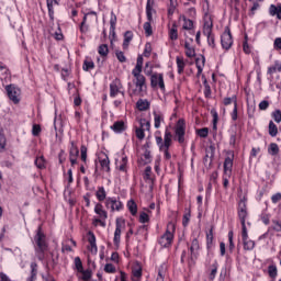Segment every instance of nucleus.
<instances>
[{"label":"nucleus","mask_w":281,"mask_h":281,"mask_svg":"<svg viewBox=\"0 0 281 281\" xmlns=\"http://www.w3.org/2000/svg\"><path fill=\"white\" fill-rule=\"evenodd\" d=\"M192 214L190 213V210H188L183 217H182V225L183 227H188L189 223H190V218H191Z\"/></svg>","instance_id":"47"},{"label":"nucleus","mask_w":281,"mask_h":281,"mask_svg":"<svg viewBox=\"0 0 281 281\" xmlns=\"http://www.w3.org/2000/svg\"><path fill=\"white\" fill-rule=\"evenodd\" d=\"M204 97L205 98H212V88L210 87V83H207V79L204 80Z\"/></svg>","instance_id":"42"},{"label":"nucleus","mask_w":281,"mask_h":281,"mask_svg":"<svg viewBox=\"0 0 281 281\" xmlns=\"http://www.w3.org/2000/svg\"><path fill=\"white\" fill-rule=\"evenodd\" d=\"M71 147L69 150V158H78V155H80V150L78 149V146H76V143L74 140L70 142Z\"/></svg>","instance_id":"30"},{"label":"nucleus","mask_w":281,"mask_h":281,"mask_svg":"<svg viewBox=\"0 0 281 281\" xmlns=\"http://www.w3.org/2000/svg\"><path fill=\"white\" fill-rule=\"evenodd\" d=\"M269 155L276 156L280 153V147H278V144L271 143L268 148Z\"/></svg>","instance_id":"36"},{"label":"nucleus","mask_w":281,"mask_h":281,"mask_svg":"<svg viewBox=\"0 0 281 281\" xmlns=\"http://www.w3.org/2000/svg\"><path fill=\"white\" fill-rule=\"evenodd\" d=\"M175 139L179 144H183L186 142V120L180 119L178 120L175 128Z\"/></svg>","instance_id":"7"},{"label":"nucleus","mask_w":281,"mask_h":281,"mask_svg":"<svg viewBox=\"0 0 281 281\" xmlns=\"http://www.w3.org/2000/svg\"><path fill=\"white\" fill-rule=\"evenodd\" d=\"M35 254L38 260H45V251L49 249L47 244V236L43 233V228L38 226L36 235L34 236Z\"/></svg>","instance_id":"1"},{"label":"nucleus","mask_w":281,"mask_h":281,"mask_svg":"<svg viewBox=\"0 0 281 281\" xmlns=\"http://www.w3.org/2000/svg\"><path fill=\"white\" fill-rule=\"evenodd\" d=\"M35 166H37L40 169L45 168V160L43 159V157L42 158H37L35 160Z\"/></svg>","instance_id":"61"},{"label":"nucleus","mask_w":281,"mask_h":281,"mask_svg":"<svg viewBox=\"0 0 281 281\" xmlns=\"http://www.w3.org/2000/svg\"><path fill=\"white\" fill-rule=\"evenodd\" d=\"M241 240L245 251H252L256 247V241L249 239V234L247 233V227L241 231Z\"/></svg>","instance_id":"11"},{"label":"nucleus","mask_w":281,"mask_h":281,"mask_svg":"<svg viewBox=\"0 0 281 281\" xmlns=\"http://www.w3.org/2000/svg\"><path fill=\"white\" fill-rule=\"evenodd\" d=\"M196 251H199V239L194 238L190 247L191 260H194V258H196Z\"/></svg>","instance_id":"23"},{"label":"nucleus","mask_w":281,"mask_h":281,"mask_svg":"<svg viewBox=\"0 0 281 281\" xmlns=\"http://www.w3.org/2000/svg\"><path fill=\"white\" fill-rule=\"evenodd\" d=\"M154 126L155 128H160L161 127V123L164 122V114L159 113V112H154Z\"/></svg>","instance_id":"26"},{"label":"nucleus","mask_w":281,"mask_h":281,"mask_svg":"<svg viewBox=\"0 0 281 281\" xmlns=\"http://www.w3.org/2000/svg\"><path fill=\"white\" fill-rule=\"evenodd\" d=\"M196 135H199V137H202L203 139H205V137H207V135H210V128L203 127V128L196 130Z\"/></svg>","instance_id":"46"},{"label":"nucleus","mask_w":281,"mask_h":281,"mask_svg":"<svg viewBox=\"0 0 281 281\" xmlns=\"http://www.w3.org/2000/svg\"><path fill=\"white\" fill-rule=\"evenodd\" d=\"M184 48H186V56L188 58H194L196 56V50H194V47H192L189 42L184 43Z\"/></svg>","instance_id":"28"},{"label":"nucleus","mask_w":281,"mask_h":281,"mask_svg":"<svg viewBox=\"0 0 281 281\" xmlns=\"http://www.w3.org/2000/svg\"><path fill=\"white\" fill-rule=\"evenodd\" d=\"M260 218L265 225H269L270 223V216L267 213H261Z\"/></svg>","instance_id":"56"},{"label":"nucleus","mask_w":281,"mask_h":281,"mask_svg":"<svg viewBox=\"0 0 281 281\" xmlns=\"http://www.w3.org/2000/svg\"><path fill=\"white\" fill-rule=\"evenodd\" d=\"M195 65L198 69V76H201V74H203V67H205V56H201V58H196Z\"/></svg>","instance_id":"25"},{"label":"nucleus","mask_w":281,"mask_h":281,"mask_svg":"<svg viewBox=\"0 0 281 281\" xmlns=\"http://www.w3.org/2000/svg\"><path fill=\"white\" fill-rule=\"evenodd\" d=\"M221 44L223 49H232V45H234V38L232 37V31H229V27H226L222 34Z\"/></svg>","instance_id":"9"},{"label":"nucleus","mask_w":281,"mask_h":281,"mask_svg":"<svg viewBox=\"0 0 281 281\" xmlns=\"http://www.w3.org/2000/svg\"><path fill=\"white\" fill-rule=\"evenodd\" d=\"M228 243H229L228 249L232 252V251H234V249L236 247V245H234V231L228 232Z\"/></svg>","instance_id":"41"},{"label":"nucleus","mask_w":281,"mask_h":281,"mask_svg":"<svg viewBox=\"0 0 281 281\" xmlns=\"http://www.w3.org/2000/svg\"><path fill=\"white\" fill-rule=\"evenodd\" d=\"M153 3L150 2V0H147V4H146V16H147V22L144 23V31L146 36H153V26L150 25V23H153Z\"/></svg>","instance_id":"5"},{"label":"nucleus","mask_w":281,"mask_h":281,"mask_svg":"<svg viewBox=\"0 0 281 281\" xmlns=\"http://www.w3.org/2000/svg\"><path fill=\"white\" fill-rule=\"evenodd\" d=\"M273 48L277 50H281V37H277L273 42Z\"/></svg>","instance_id":"62"},{"label":"nucleus","mask_w":281,"mask_h":281,"mask_svg":"<svg viewBox=\"0 0 281 281\" xmlns=\"http://www.w3.org/2000/svg\"><path fill=\"white\" fill-rule=\"evenodd\" d=\"M32 135H34V137H38V135H41V125H33Z\"/></svg>","instance_id":"57"},{"label":"nucleus","mask_w":281,"mask_h":281,"mask_svg":"<svg viewBox=\"0 0 281 281\" xmlns=\"http://www.w3.org/2000/svg\"><path fill=\"white\" fill-rule=\"evenodd\" d=\"M277 71H281V63L276 61L273 66L268 68V74L271 76L276 74Z\"/></svg>","instance_id":"38"},{"label":"nucleus","mask_w":281,"mask_h":281,"mask_svg":"<svg viewBox=\"0 0 281 281\" xmlns=\"http://www.w3.org/2000/svg\"><path fill=\"white\" fill-rule=\"evenodd\" d=\"M182 20H183V30H192V27H194V22H192V20L186 18V16H182Z\"/></svg>","instance_id":"39"},{"label":"nucleus","mask_w":281,"mask_h":281,"mask_svg":"<svg viewBox=\"0 0 281 281\" xmlns=\"http://www.w3.org/2000/svg\"><path fill=\"white\" fill-rule=\"evenodd\" d=\"M150 87L151 89H157L159 87L160 91H166V83L164 82L162 74H154L150 77Z\"/></svg>","instance_id":"10"},{"label":"nucleus","mask_w":281,"mask_h":281,"mask_svg":"<svg viewBox=\"0 0 281 281\" xmlns=\"http://www.w3.org/2000/svg\"><path fill=\"white\" fill-rule=\"evenodd\" d=\"M211 114L213 116V131H216V124H218V112H216V110H211Z\"/></svg>","instance_id":"49"},{"label":"nucleus","mask_w":281,"mask_h":281,"mask_svg":"<svg viewBox=\"0 0 281 281\" xmlns=\"http://www.w3.org/2000/svg\"><path fill=\"white\" fill-rule=\"evenodd\" d=\"M122 89V82L120 81V79H115L111 85H110V95L111 98H115V95H117V93H121Z\"/></svg>","instance_id":"16"},{"label":"nucleus","mask_w":281,"mask_h":281,"mask_svg":"<svg viewBox=\"0 0 281 281\" xmlns=\"http://www.w3.org/2000/svg\"><path fill=\"white\" fill-rule=\"evenodd\" d=\"M143 157H144L145 164H150V159H151L150 150L146 149Z\"/></svg>","instance_id":"60"},{"label":"nucleus","mask_w":281,"mask_h":281,"mask_svg":"<svg viewBox=\"0 0 281 281\" xmlns=\"http://www.w3.org/2000/svg\"><path fill=\"white\" fill-rule=\"evenodd\" d=\"M212 23L207 24L204 26V34L205 36H207V43L210 45V47H212L214 49V47H216V43L214 40V34H212Z\"/></svg>","instance_id":"15"},{"label":"nucleus","mask_w":281,"mask_h":281,"mask_svg":"<svg viewBox=\"0 0 281 281\" xmlns=\"http://www.w3.org/2000/svg\"><path fill=\"white\" fill-rule=\"evenodd\" d=\"M238 218L241 223V231H243L245 229V227H247V225L245 224V220L247 218V204L243 200L239 202Z\"/></svg>","instance_id":"13"},{"label":"nucleus","mask_w":281,"mask_h":281,"mask_svg":"<svg viewBox=\"0 0 281 281\" xmlns=\"http://www.w3.org/2000/svg\"><path fill=\"white\" fill-rule=\"evenodd\" d=\"M80 273H82V280L85 281L91 280V270H82Z\"/></svg>","instance_id":"55"},{"label":"nucleus","mask_w":281,"mask_h":281,"mask_svg":"<svg viewBox=\"0 0 281 281\" xmlns=\"http://www.w3.org/2000/svg\"><path fill=\"white\" fill-rule=\"evenodd\" d=\"M46 5L50 21H54V8H56V5H60V3L58 0H46Z\"/></svg>","instance_id":"17"},{"label":"nucleus","mask_w":281,"mask_h":281,"mask_svg":"<svg viewBox=\"0 0 281 281\" xmlns=\"http://www.w3.org/2000/svg\"><path fill=\"white\" fill-rule=\"evenodd\" d=\"M175 232V224L169 223L167 225L166 233L158 239V243L162 247H170L172 245V240L175 238V235L172 234Z\"/></svg>","instance_id":"3"},{"label":"nucleus","mask_w":281,"mask_h":281,"mask_svg":"<svg viewBox=\"0 0 281 281\" xmlns=\"http://www.w3.org/2000/svg\"><path fill=\"white\" fill-rule=\"evenodd\" d=\"M260 111H267L269 109V101L263 100L259 103Z\"/></svg>","instance_id":"59"},{"label":"nucleus","mask_w":281,"mask_h":281,"mask_svg":"<svg viewBox=\"0 0 281 281\" xmlns=\"http://www.w3.org/2000/svg\"><path fill=\"white\" fill-rule=\"evenodd\" d=\"M100 56H109V45L106 44H102L99 46V49H98Z\"/></svg>","instance_id":"45"},{"label":"nucleus","mask_w":281,"mask_h":281,"mask_svg":"<svg viewBox=\"0 0 281 281\" xmlns=\"http://www.w3.org/2000/svg\"><path fill=\"white\" fill-rule=\"evenodd\" d=\"M115 232H114V245H120V239L122 236V229H124V227H126V221L122 217H117L115 221Z\"/></svg>","instance_id":"8"},{"label":"nucleus","mask_w":281,"mask_h":281,"mask_svg":"<svg viewBox=\"0 0 281 281\" xmlns=\"http://www.w3.org/2000/svg\"><path fill=\"white\" fill-rule=\"evenodd\" d=\"M127 209L130 210V213L132 214V216L137 215V203H135L134 200H130L127 202Z\"/></svg>","instance_id":"32"},{"label":"nucleus","mask_w":281,"mask_h":281,"mask_svg":"<svg viewBox=\"0 0 281 281\" xmlns=\"http://www.w3.org/2000/svg\"><path fill=\"white\" fill-rule=\"evenodd\" d=\"M269 135L270 137H276L278 135V125L273 121L269 122Z\"/></svg>","instance_id":"34"},{"label":"nucleus","mask_w":281,"mask_h":281,"mask_svg":"<svg viewBox=\"0 0 281 281\" xmlns=\"http://www.w3.org/2000/svg\"><path fill=\"white\" fill-rule=\"evenodd\" d=\"M143 68H144V57L139 55L137 57L136 66L132 71H142Z\"/></svg>","instance_id":"40"},{"label":"nucleus","mask_w":281,"mask_h":281,"mask_svg":"<svg viewBox=\"0 0 281 281\" xmlns=\"http://www.w3.org/2000/svg\"><path fill=\"white\" fill-rule=\"evenodd\" d=\"M75 267H76L77 271H79V273L85 270L82 268V260L80 259V257L75 258Z\"/></svg>","instance_id":"50"},{"label":"nucleus","mask_w":281,"mask_h":281,"mask_svg":"<svg viewBox=\"0 0 281 281\" xmlns=\"http://www.w3.org/2000/svg\"><path fill=\"white\" fill-rule=\"evenodd\" d=\"M271 201H272V203H279V201H281V193L278 192V193L273 194L271 196Z\"/></svg>","instance_id":"64"},{"label":"nucleus","mask_w":281,"mask_h":281,"mask_svg":"<svg viewBox=\"0 0 281 281\" xmlns=\"http://www.w3.org/2000/svg\"><path fill=\"white\" fill-rule=\"evenodd\" d=\"M148 221H150V218L148 217L146 212H142L139 215V223H148Z\"/></svg>","instance_id":"58"},{"label":"nucleus","mask_w":281,"mask_h":281,"mask_svg":"<svg viewBox=\"0 0 281 281\" xmlns=\"http://www.w3.org/2000/svg\"><path fill=\"white\" fill-rule=\"evenodd\" d=\"M170 146H172V133L168 130L165 131L164 145L160 147V151L164 153L165 159H172V155H170Z\"/></svg>","instance_id":"4"},{"label":"nucleus","mask_w":281,"mask_h":281,"mask_svg":"<svg viewBox=\"0 0 281 281\" xmlns=\"http://www.w3.org/2000/svg\"><path fill=\"white\" fill-rule=\"evenodd\" d=\"M94 212L98 214V216H100V218H102V221H106V218H109V214L106 213V211H104L101 203H98L94 206Z\"/></svg>","instance_id":"20"},{"label":"nucleus","mask_w":281,"mask_h":281,"mask_svg":"<svg viewBox=\"0 0 281 281\" xmlns=\"http://www.w3.org/2000/svg\"><path fill=\"white\" fill-rule=\"evenodd\" d=\"M105 207H110L112 212H120L124 207V204L116 198H108L105 200Z\"/></svg>","instance_id":"12"},{"label":"nucleus","mask_w":281,"mask_h":281,"mask_svg":"<svg viewBox=\"0 0 281 281\" xmlns=\"http://www.w3.org/2000/svg\"><path fill=\"white\" fill-rule=\"evenodd\" d=\"M80 150H81V160L87 161V146L82 145Z\"/></svg>","instance_id":"63"},{"label":"nucleus","mask_w":281,"mask_h":281,"mask_svg":"<svg viewBox=\"0 0 281 281\" xmlns=\"http://www.w3.org/2000/svg\"><path fill=\"white\" fill-rule=\"evenodd\" d=\"M104 272L105 273H115V266H113L112 263H106L104 266Z\"/></svg>","instance_id":"53"},{"label":"nucleus","mask_w":281,"mask_h":281,"mask_svg":"<svg viewBox=\"0 0 281 281\" xmlns=\"http://www.w3.org/2000/svg\"><path fill=\"white\" fill-rule=\"evenodd\" d=\"M268 276L272 279L278 278V267H276V265L268 267Z\"/></svg>","instance_id":"37"},{"label":"nucleus","mask_w":281,"mask_h":281,"mask_svg":"<svg viewBox=\"0 0 281 281\" xmlns=\"http://www.w3.org/2000/svg\"><path fill=\"white\" fill-rule=\"evenodd\" d=\"M88 243L90 245V251H94L95 254L98 252V244H95V234L93 232L89 231L88 232Z\"/></svg>","instance_id":"18"},{"label":"nucleus","mask_w":281,"mask_h":281,"mask_svg":"<svg viewBox=\"0 0 281 281\" xmlns=\"http://www.w3.org/2000/svg\"><path fill=\"white\" fill-rule=\"evenodd\" d=\"M115 54L119 63H126V56L124 55V52L117 50Z\"/></svg>","instance_id":"52"},{"label":"nucleus","mask_w":281,"mask_h":281,"mask_svg":"<svg viewBox=\"0 0 281 281\" xmlns=\"http://www.w3.org/2000/svg\"><path fill=\"white\" fill-rule=\"evenodd\" d=\"M139 125H140V128H143L144 132L145 131L150 132V121H146V119H140Z\"/></svg>","instance_id":"43"},{"label":"nucleus","mask_w":281,"mask_h":281,"mask_svg":"<svg viewBox=\"0 0 281 281\" xmlns=\"http://www.w3.org/2000/svg\"><path fill=\"white\" fill-rule=\"evenodd\" d=\"M136 106L138 109V111H148L150 109V102H148V100H144V99H139L136 102Z\"/></svg>","instance_id":"21"},{"label":"nucleus","mask_w":281,"mask_h":281,"mask_svg":"<svg viewBox=\"0 0 281 281\" xmlns=\"http://www.w3.org/2000/svg\"><path fill=\"white\" fill-rule=\"evenodd\" d=\"M169 38H171V41H177V38H179V33L177 31V24H173L171 26V29L169 30Z\"/></svg>","instance_id":"35"},{"label":"nucleus","mask_w":281,"mask_h":281,"mask_svg":"<svg viewBox=\"0 0 281 281\" xmlns=\"http://www.w3.org/2000/svg\"><path fill=\"white\" fill-rule=\"evenodd\" d=\"M132 76H134L133 82L136 89L132 90L131 95H140L144 98L148 86H146V77L142 75V71L132 70Z\"/></svg>","instance_id":"2"},{"label":"nucleus","mask_w":281,"mask_h":281,"mask_svg":"<svg viewBox=\"0 0 281 281\" xmlns=\"http://www.w3.org/2000/svg\"><path fill=\"white\" fill-rule=\"evenodd\" d=\"M177 67H178V74H183V70L186 69V61H183L182 57L176 58Z\"/></svg>","instance_id":"33"},{"label":"nucleus","mask_w":281,"mask_h":281,"mask_svg":"<svg viewBox=\"0 0 281 281\" xmlns=\"http://www.w3.org/2000/svg\"><path fill=\"white\" fill-rule=\"evenodd\" d=\"M38 274V265L36 262L31 263V276L26 281H36V276Z\"/></svg>","instance_id":"24"},{"label":"nucleus","mask_w":281,"mask_h":281,"mask_svg":"<svg viewBox=\"0 0 281 281\" xmlns=\"http://www.w3.org/2000/svg\"><path fill=\"white\" fill-rule=\"evenodd\" d=\"M99 161L102 170L105 172H111V160H109V156L101 158Z\"/></svg>","instance_id":"22"},{"label":"nucleus","mask_w":281,"mask_h":281,"mask_svg":"<svg viewBox=\"0 0 281 281\" xmlns=\"http://www.w3.org/2000/svg\"><path fill=\"white\" fill-rule=\"evenodd\" d=\"M271 115H272L274 122H277V124H280V122H281V111L276 110V111L272 112Z\"/></svg>","instance_id":"51"},{"label":"nucleus","mask_w":281,"mask_h":281,"mask_svg":"<svg viewBox=\"0 0 281 281\" xmlns=\"http://www.w3.org/2000/svg\"><path fill=\"white\" fill-rule=\"evenodd\" d=\"M95 64L92 60H85L83 61V71H90V69H94Z\"/></svg>","instance_id":"48"},{"label":"nucleus","mask_w":281,"mask_h":281,"mask_svg":"<svg viewBox=\"0 0 281 281\" xmlns=\"http://www.w3.org/2000/svg\"><path fill=\"white\" fill-rule=\"evenodd\" d=\"M131 41H133V32L127 31L124 34L123 49H126L128 47Z\"/></svg>","instance_id":"31"},{"label":"nucleus","mask_w":281,"mask_h":281,"mask_svg":"<svg viewBox=\"0 0 281 281\" xmlns=\"http://www.w3.org/2000/svg\"><path fill=\"white\" fill-rule=\"evenodd\" d=\"M111 130L114 133H124V131H126V123H124V121H116L111 125Z\"/></svg>","instance_id":"19"},{"label":"nucleus","mask_w":281,"mask_h":281,"mask_svg":"<svg viewBox=\"0 0 281 281\" xmlns=\"http://www.w3.org/2000/svg\"><path fill=\"white\" fill-rule=\"evenodd\" d=\"M151 53H153V45L150 43H146L143 56H145V58H150Z\"/></svg>","instance_id":"44"},{"label":"nucleus","mask_w":281,"mask_h":281,"mask_svg":"<svg viewBox=\"0 0 281 281\" xmlns=\"http://www.w3.org/2000/svg\"><path fill=\"white\" fill-rule=\"evenodd\" d=\"M7 95L13 104L21 102V89L15 85H9L5 87Z\"/></svg>","instance_id":"6"},{"label":"nucleus","mask_w":281,"mask_h":281,"mask_svg":"<svg viewBox=\"0 0 281 281\" xmlns=\"http://www.w3.org/2000/svg\"><path fill=\"white\" fill-rule=\"evenodd\" d=\"M234 168V151H228V156L224 160V173L232 175Z\"/></svg>","instance_id":"14"},{"label":"nucleus","mask_w":281,"mask_h":281,"mask_svg":"<svg viewBox=\"0 0 281 281\" xmlns=\"http://www.w3.org/2000/svg\"><path fill=\"white\" fill-rule=\"evenodd\" d=\"M95 196L98 199V201L102 202V201H106V190H104V187H98V190L95 192Z\"/></svg>","instance_id":"27"},{"label":"nucleus","mask_w":281,"mask_h":281,"mask_svg":"<svg viewBox=\"0 0 281 281\" xmlns=\"http://www.w3.org/2000/svg\"><path fill=\"white\" fill-rule=\"evenodd\" d=\"M135 133H136L137 139H144V137H146V134L144 133V128L142 127H137Z\"/></svg>","instance_id":"54"},{"label":"nucleus","mask_w":281,"mask_h":281,"mask_svg":"<svg viewBox=\"0 0 281 281\" xmlns=\"http://www.w3.org/2000/svg\"><path fill=\"white\" fill-rule=\"evenodd\" d=\"M117 24V16L115 15V13H111V19H110V34H112V36H115V25Z\"/></svg>","instance_id":"29"}]
</instances>
